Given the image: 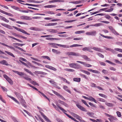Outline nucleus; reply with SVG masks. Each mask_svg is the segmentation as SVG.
Here are the masks:
<instances>
[{
  "label": "nucleus",
  "instance_id": "13",
  "mask_svg": "<svg viewBox=\"0 0 122 122\" xmlns=\"http://www.w3.org/2000/svg\"><path fill=\"white\" fill-rule=\"evenodd\" d=\"M15 94L17 97L19 99H22L23 97L21 96L20 93L17 92H15Z\"/></svg>",
  "mask_w": 122,
  "mask_h": 122
},
{
  "label": "nucleus",
  "instance_id": "28",
  "mask_svg": "<svg viewBox=\"0 0 122 122\" xmlns=\"http://www.w3.org/2000/svg\"><path fill=\"white\" fill-rule=\"evenodd\" d=\"M52 50L53 52L56 53V54H60L61 53L60 51L55 49H52Z\"/></svg>",
  "mask_w": 122,
  "mask_h": 122
},
{
  "label": "nucleus",
  "instance_id": "35",
  "mask_svg": "<svg viewBox=\"0 0 122 122\" xmlns=\"http://www.w3.org/2000/svg\"><path fill=\"white\" fill-rule=\"evenodd\" d=\"M82 46L80 45L77 44H73V45H71L70 46V47H76V46Z\"/></svg>",
  "mask_w": 122,
  "mask_h": 122
},
{
  "label": "nucleus",
  "instance_id": "61",
  "mask_svg": "<svg viewBox=\"0 0 122 122\" xmlns=\"http://www.w3.org/2000/svg\"><path fill=\"white\" fill-rule=\"evenodd\" d=\"M105 17L107 19H109L111 17L110 15H106L105 16Z\"/></svg>",
  "mask_w": 122,
  "mask_h": 122
},
{
  "label": "nucleus",
  "instance_id": "44",
  "mask_svg": "<svg viewBox=\"0 0 122 122\" xmlns=\"http://www.w3.org/2000/svg\"><path fill=\"white\" fill-rule=\"evenodd\" d=\"M88 71H90L92 72H93L95 73H97V71L96 70H94L92 69H88L87 70Z\"/></svg>",
  "mask_w": 122,
  "mask_h": 122
},
{
  "label": "nucleus",
  "instance_id": "12",
  "mask_svg": "<svg viewBox=\"0 0 122 122\" xmlns=\"http://www.w3.org/2000/svg\"><path fill=\"white\" fill-rule=\"evenodd\" d=\"M45 67L47 68L51 69L54 71H56L57 70L56 69L51 66H49L48 65H46Z\"/></svg>",
  "mask_w": 122,
  "mask_h": 122
},
{
  "label": "nucleus",
  "instance_id": "34",
  "mask_svg": "<svg viewBox=\"0 0 122 122\" xmlns=\"http://www.w3.org/2000/svg\"><path fill=\"white\" fill-rule=\"evenodd\" d=\"M15 47L16 48H17V49H19L20 51H21L22 52H25V51L23 49H22L20 48V47H19V46H15Z\"/></svg>",
  "mask_w": 122,
  "mask_h": 122
},
{
  "label": "nucleus",
  "instance_id": "50",
  "mask_svg": "<svg viewBox=\"0 0 122 122\" xmlns=\"http://www.w3.org/2000/svg\"><path fill=\"white\" fill-rule=\"evenodd\" d=\"M115 50L117 51L122 52V49L119 48H115L114 49Z\"/></svg>",
  "mask_w": 122,
  "mask_h": 122
},
{
  "label": "nucleus",
  "instance_id": "57",
  "mask_svg": "<svg viewBox=\"0 0 122 122\" xmlns=\"http://www.w3.org/2000/svg\"><path fill=\"white\" fill-rule=\"evenodd\" d=\"M83 39L82 38H76L73 39V40H81Z\"/></svg>",
  "mask_w": 122,
  "mask_h": 122
},
{
  "label": "nucleus",
  "instance_id": "23",
  "mask_svg": "<svg viewBox=\"0 0 122 122\" xmlns=\"http://www.w3.org/2000/svg\"><path fill=\"white\" fill-rule=\"evenodd\" d=\"M63 89L66 91L69 92L70 93H71V92L68 89V88L67 86H64L63 87Z\"/></svg>",
  "mask_w": 122,
  "mask_h": 122
},
{
  "label": "nucleus",
  "instance_id": "14",
  "mask_svg": "<svg viewBox=\"0 0 122 122\" xmlns=\"http://www.w3.org/2000/svg\"><path fill=\"white\" fill-rule=\"evenodd\" d=\"M0 20H3L7 23H8L9 22V20L7 19L4 17L0 15Z\"/></svg>",
  "mask_w": 122,
  "mask_h": 122
},
{
  "label": "nucleus",
  "instance_id": "21",
  "mask_svg": "<svg viewBox=\"0 0 122 122\" xmlns=\"http://www.w3.org/2000/svg\"><path fill=\"white\" fill-rule=\"evenodd\" d=\"M48 44L51 46V47L54 48H57V47L56 46V44L54 43H49Z\"/></svg>",
  "mask_w": 122,
  "mask_h": 122
},
{
  "label": "nucleus",
  "instance_id": "38",
  "mask_svg": "<svg viewBox=\"0 0 122 122\" xmlns=\"http://www.w3.org/2000/svg\"><path fill=\"white\" fill-rule=\"evenodd\" d=\"M22 77L25 79L26 80L28 81H31V79L30 78L27 77L26 76H22Z\"/></svg>",
  "mask_w": 122,
  "mask_h": 122
},
{
  "label": "nucleus",
  "instance_id": "24",
  "mask_svg": "<svg viewBox=\"0 0 122 122\" xmlns=\"http://www.w3.org/2000/svg\"><path fill=\"white\" fill-rule=\"evenodd\" d=\"M5 52L8 55L12 56L13 57L15 58V56L14 55L11 53L9 51H5Z\"/></svg>",
  "mask_w": 122,
  "mask_h": 122
},
{
  "label": "nucleus",
  "instance_id": "8",
  "mask_svg": "<svg viewBox=\"0 0 122 122\" xmlns=\"http://www.w3.org/2000/svg\"><path fill=\"white\" fill-rule=\"evenodd\" d=\"M92 48L89 47H86L83 48L82 50L84 51H87L90 52H93V51H92L91 50Z\"/></svg>",
  "mask_w": 122,
  "mask_h": 122
},
{
  "label": "nucleus",
  "instance_id": "63",
  "mask_svg": "<svg viewBox=\"0 0 122 122\" xmlns=\"http://www.w3.org/2000/svg\"><path fill=\"white\" fill-rule=\"evenodd\" d=\"M61 47L66 48H69V47L68 46L65 45H62Z\"/></svg>",
  "mask_w": 122,
  "mask_h": 122
},
{
  "label": "nucleus",
  "instance_id": "25",
  "mask_svg": "<svg viewBox=\"0 0 122 122\" xmlns=\"http://www.w3.org/2000/svg\"><path fill=\"white\" fill-rule=\"evenodd\" d=\"M74 117L76 118L77 119L79 120L81 119L82 118L75 114L74 113L73 115Z\"/></svg>",
  "mask_w": 122,
  "mask_h": 122
},
{
  "label": "nucleus",
  "instance_id": "64",
  "mask_svg": "<svg viewBox=\"0 0 122 122\" xmlns=\"http://www.w3.org/2000/svg\"><path fill=\"white\" fill-rule=\"evenodd\" d=\"M6 46V47H7L9 48L12 49L13 50H15V48H14L12 46H8V45H6V46Z\"/></svg>",
  "mask_w": 122,
  "mask_h": 122
},
{
  "label": "nucleus",
  "instance_id": "17",
  "mask_svg": "<svg viewBox=\"0 0 122 122\" xmlns=\"http://www.w3.org/2000/svg\"><path fill=\"white\" fill-rule=\"evenodd\" d=\"M0 63L6 66L9 65V64L7 63V61L4 60L0 61Z\"/></svg>",
  "mask_w": 122,
  "mask_h": 122
},
{
  "label": "nucleus",
  "instance_id": "2",
  "mask_svg": "<svg viewBox=\"0 0 122 122\" xmlns=\"http://www.w3.org/2000/svg\"><path fill=\"white\" fill-rule=\"evenodd\" d=\"M3 76L10 84L11 85L13 84V81L10 78H9V77L8 76L6 75L5 74H4V75Z\"/></svg>",
  "mask_w": 122,
  "mask_h": 122
},
{
  "label": "nucleus",
  "instance_id": "41",
  "mask_svg": "<svg viewBox=\"0 0 122 122\" xmlns=\"http://www.w3.org/2000/svg\"><path fill=\"white\" fill-rule=\"evenodd\" d=\"M111 31L115 35H119V34L114 29L112 30Z\"/></svg>",
  "mask_w": 122,
  "mask_h": 122
},
{
  "label": "nucleus",
  "instance_id": "36",
  "mask_svg": "<svg viewBox=\"0 0 122 122\" xmlns=\"http://www.w3.org/2000/svg\"><path fill=\"white\" fill-rule=\"evenodd\" d=\"M56 7V6L55 5H48L46 6H45V7L46 8H52V7Z\"/></svg>",
  "mask_w": 122,
  "mask_h": 122
},
{
  "label": "nucleus",
  "instance_id": "5",
  "mask_svg": "<svg viewBox=\"0 0 122 122\" xmlns=\"http://www.w3.org/2000/svg\"><path fill=\"white\" fill-rule=\"evenodd\" d=\"M86 34L89 36H95L96 34V32L94 30L90 32H87Z\"/></svg>",
  "mask_w": 122,
  "mask_h": 122
},
{
  "label": "nucleus",
  "instance_id": "53",
  "mask_svg": "<svg viewBox=\"0 0 122 122\" xmlns=\"http://www.w3.org/2000/svg\"><path fill=\"white\" fill-rule=\"evenodd\" d=\"M46 13L51 14H55L54 12L52 11H48L46 12Z\"/></svg>",
  "mask_w": 122,
  "mask_h": 122
},
{
  "label": "nucleus",
  "instance_id": "9",
  "mask_svg": "<svg viewBox=\"0 0 122 122\" xmlns=\"http://www.w3.org/2000/svg\"><path fill=\"white\" fill-rule=\"evenodd\" d=\"M20 18L21 19H22L27 20H31V18L27 16H20Z\"/></svg>",
  "mask_w": 122,
  "mask_h": 122
},
{
  "label": "nucleus",
  "instance_id": "11",
  "mask_svg": "<svg viewBox=\"0 0 122 122\" xmlns=\"http://www.w3.org/2000/svg\"><path fill=\"white\" fill-rule=\"evenodd\" d=\"M1 24L4 27L9 29H12V27L11 26L7 24H5L4 23H2Z\"/></svg>",
  "mask_w": 122,
  "mask_h": 122
},
{
  "label": "nucleus",
  "instance_id": "48",
  "mask_svg": "<svg viewBox=\"0 0 122 122\" xmlns=\"http://www.w3.org/2000/svg\"><path fill=\"white\" fill-rule=\"evenodd\" d=\"M16 23H17L21 24H25V25H27V24L26 23H25L24 22L20 21H16Z\"/></svg>",
  "mask_w": 122,
  "mask_h": 122
},
{
  "label": "nucleus",
  "instance_id": "4",
  "mask_svg": "<svg viewBox=\"0 0 122 122\" xmlns=\"http://www.w3.org/2000/svg\"><path fill=\"white\" fill-rule=\"evenodd\" d=\"M77 107L81 110L85 112H87V110L83 107L79 105L78 103L76 104Z\"/></svg>",
  "mask_w": 122,
  "mask_h": 122
},
{
  "label": "nucleus",
  "instance_id": "49",
  "mask_svg": "<svg viewBox=\"0 0 122 122\" xmlns=\"http://www.w3.org/2000/svg\"><path fill=\"white\" fill-rule=\"evenodd\" d=\"M105 104L108 106L109 107H112L113 106V105L112 103H105Z\"/></svg>",
  "mask_w": 122,
  "mask_h": 122
},
{
  "label": "nucleus",
  "instance_id": "20",
  "mask_svg": "<svg viewBox=\"0 0 122 122\" xmlns=\"http://www.w3.org/2000/svg\"><path fill=\"white\" fill-rule=\"evenodd\" d=\"M56 105L57 107L59 108L60 110L62 111L63 112H66V111L62 107L60 106L58 104H57Z\"/></svg>",
  "mask_w": 122,
  "mask_h": 122
},
{
  "label": "nucleus",
  "instance_id": "18",
  "mask_svg": "<svg viewBox=\"0 0 122 122\" xmlns=\"http://www.w3.org/2000/svg\"><path fill=\"white\" fill-rule=\"evenodd\" d=\"M8 37L9 38H11L13 39L14 40H16L17 41H18L20 42H21V43L22 42V41H21L19 39H17V38H16L13 37L12 36H8Z\"/></svg>",
  "mask_w": 122,
  "mask_h": 122
},
{
  "label": "nucleus",
  "instance_id": "16",
  "mask_svg": "<svg viewBox=\"0 0 122 122\" xmlns=\"http://www.w3.org/2000/svg\"><path fill=\"white\" fill-rule=\"evenodd\" d=\"M81 56L86 60L88 61H91V60L89 58H88L87 56L85 55H81Z\"/></svg>",
  "mask_w": 122,
  "mask_h": 122
},
{
  "label": "nucleus",
  "instance_id": "15",
  "mask_svg": "<svg viewBox=\"0 0 122 122\" xmlns=\"http://www.w3.org/2000/svg\"><path fill=\"white\" fill-rule=\"evenodd\" d=\"M47 31L48 32L53 33H57L58 32L57 30L53 29H47Z\"/></svg>",
  "mask_w": 122,
  "mask_h": 122
},
{
  "label": "nucleus",
  "instance_id": "40",
  "mask_svg": "<svg viewBox=\"0 0 122 122\" xmlns=\"http://www.w3.org/2000/svg\"><path fill=\"white\" fill-rule=\"evenodd\" d=\"M19 61L20 62L22 61H23L25 62H26L27 61V60L25 58H24L22 57H20L19 58Z\"/></svg>",
  "mask_w": 122,
  "mask_h": 122
},
{
  "label": "nucleus",
  "instance_id": "7",
  "mask_svg": "<svg viewBox=\"0 0 122 122\" xmlns=\"http://www.w3.org/2000/svg\"><path fill=\"white\" fill-rule=\"evenodd\" d=\"M52 91L57 96L59 97H60L62 98L63 100H65V99L64 97L61 95L59 93L55 91H54L52 90Z\"/></svg>",
  "mask_w": 122,
  "mask_h": 122
},
{
  "label": "nucleus",
  "instance_id": "54",
  "mask_svg": "<svg viewBox=\"0 0 122 122\" xmlns=\"http://www.w3.org/2000/svg\"><path fill=\"white\" fill-rule=\"evenodd\" d=\"M110 118L112 119V120H117V118L116 117H114L113 116H112V115Z\"/></svg>",
  "mask_w": 122,
  "mask_h": 122
},
{
  "label": "nucleus",
  "instance_id": "26",
  "mask_svg": "<svg viewBox=\"0 0 122 122\" xmlns=\"http://www.w3.org/2000/svg\"><path fill=\"white\" fill-rule=\"evenodd\" d=\"M73 80L74 81L79 82L81 81V79L79 78H74L73 79Z\"/></svg>",
  "mask_w": 122,
  "mask_h": 122
},
{
  "label": "nucleus",
  "instance_id": "60",
  "mask_svg": "<svg viewBox=\"0 0 122 122\" xmlns=\"http://www.w3.org/2000/svg\"><path fill=\"white\" fill-rule=\"evenodd\" d=\"M52 35H46L45 36H41V37H52Z\"/></svg>",
  "mask_w": 122,
  "mask_h": 122
},
{
  "label": "nucleus",
  "instance_id": "30",
  "mask_svg": "<svg viewBox=\"0 0 122 122\" xmlns=\"http://www.w3.org/2000/svg\"><path fill=\"white\" fill-rule=\"evenodd\" d=\"M46 39L47 40H59V39L57 38H46Z\"/></svg>",
  "mask_w": 122,
  "mask_h": 122
},
{
  "label": "nucleus",
  "instance_id": "6",
  "mask_svg": "<svg viewBox=\"0 0 122 122\" xmlns=\"http://www.w3.org/2000/svg\"><path fill=\"white\" fill-rule=\"evenodd\" d=\"M69 66L71 67L75 68H78L79 67V65L74 63H72L69 64Z\"/></svg>",
  "mask_w": 122,
  "mask_h": 122
},
{
  "label": "nucleus",
  "instance_id": "47",
  "mask_svg": "<svg viewBox=\"0 0 122 122\" xmlns=\"http://www.w3.org/2000/svg\"><path fill=\"white\" fill-rule=\"evenodd\" d=\"M106 61L108 63L110 64L113 65H116V64L115 63H114L109 60H106Z\"/></svg>",
  "mask_w": 122,
  "mask_h": 122
},
{
  "label": "nucleus",
  "instance_id": "10",
  "mask_svg": "<svg viewBox=\"0 0 122 122\" xmlns=\"http://www.w3.org/2000/svg\"><path fill=\"white\" fill-rule=\"evenodd\" d=\"M0 12L1 13L5 14L6 15H7L8 16H10L12 17H13V15L12 14L10 13L6 12L3 10H0Z\"/></svg>",
  "mask_w": 122,
  "mask_h": 122
},
{
  "label": "nucleus",
  "instance_id": "32",
  "mask_svg": "<svg viewBox=\"0 0 122 122\" xmlns=\"http://www.w3.org/2000/svg\"><path fill=\"white\" fill-rule=\"evenodd\" d=\"M89 100H90V101H92L94 102H95L96 103V100L93 98L91 97H89Z\"/></svg>",
  "mask_w": 122,
  "mask_h": 122
},
{
  "label": "nucleus",
  "instance_id": "37",
  "mask_svg": "<svg viewBox=\"0 0 122 122\" xmlns=\"http://www.w3.org/2000/svg\"><path fill=\"white\" fill-rule=\"evenodd\" d=\"M42 57L44 59H46L47 60L50 61L51 59L49 57L47 56H43Z\"/></svg>",
  "mask_w": 122,
  "mask_h": 122
},
{
  "label": "nucleus",
  "instance_id": "42",
  "mask_svg": "<svg viewBox=\"0 0 122 122\" xmlns=\"http://www.w3.org/2000/svg\"><path fill=\"white\" fill-rule=\"evenodd\" d=\"M84 64H83V65L85 67H91L92 66L91 65L89 64L86 63L85 62H84Z\"/></svg>",
  "mask_w": 122,
  "mask_h": 122
},
{
  "label": "nucleus",
  "instance_id": "62",
  "mask_svg": "<svg viewBox=\"0 0 122 122\" xmlns=\"http://www.w3.org/2000/svg\"><path fill=\"white\" fill-rule=\"evenodd\" d=\"M90 86L92 87H96V85L95 84L92 83H90Z\"/></svg>",
  "mask_w": 122,
  "mask_h": 122
},
{
  "label": "nucleus",
  "instance_id": "22",
  "mask_svg": "<svg viewBox=\"0 0 122 122\" xmlns=\"http://www.w3.org/2000/svg\"><path fill=\"white\" fill-rule=\"evenodd\" d=\"M42 116L43 118L47 122H51V121L45 115L43 114L42 115Z\"/></svg>",
  "mask_w": 122,
  "mask_h": 122
},
{
  "label": "nucleus",
  "instance_id": "3",
  "mask_svg": "<svg viewBox=\"0 0 122 122\" xmlns=\"http://www.w3.org/2000/svg\"><path fill=\"white\" fill-rule=\"evenodd\" d=\"M66 54L68 56L71 55L76 56H79V53L74 52H69L66 53Z\"/></svg>",
  "mask_w": 122,
  "mask_h": 122
},
{
  "label": "nucleus",
  "instance_id": "51",
  "mask_svg": "<svg viewBox=\"0 0 122 122\" xmlns=\"http://www.w3.org/2000/svg\"><path fill=\"white\" fill-rule=\"evenodd\" d=\"M30 29L31 30H38V29L34 27H30Z\"/></svg>",
  "mask_w": 122,
  "mask_h": 122
},
{
  "label": "nucleus",
  "instance_id": "1",
  "mask_svg": "<svg viewBox=\"0 0 122 122\" xmlns=\"http://www.w3.org/2000/svg\"><path fill=\"white\" fill-rule=\"evenodd\" d=\"M12 27L14 28L16 30H17L18 31H20L21 32H22V33H23L26 34L28 35H30L29 33H27L24 30L20 29L14 26H13Z\"/></svg>",
  "mask_w": 122,
  "mask_h": 122
},
{
  "label": "nucleus",
  "instance_id": "59",
  "mask_svg": "<svg viewBox=\"0 0 122 122\" xmlns=\"http://www.w3.org/2000/svg\"><path fill=\"white\" fill-rule=\"evenodd\" d=\"M100 96L105 98H107V96L103 94H100Z\"/></svg>",
  "mask_w": 122,
  "mask_h": 122
},
{
  "label": "nucleus",
  "instance_id": "19",
  "mask_svg": "<svg viewBox=\"0 0 122 122\" xmlns=\"http://www.w3.org/2000/svg\"><path fill=\"white\" fill-rule=\"evenodd\" d=\"M8 97L11 98L12 100H14L15 102L19 104H20V103L14 97L8 96Z\"/></svg>",
  "mask_w": 122,
  "mask_h": 122
},
{
  "label": "nucleus",
  "instance_id": "43",
  "mask_svg": "<svg viewBox=\"0 0 122 122\" xmlns=\"http://www.w3.org/2000/svg\"><path fill=\"white\" fill-rule=\"evenodd\" d=\"M11 7L13 9H15L16 10H19V8L17 7H16L15 6H11Z\"/></svg>",
  "mask_w": 122,
  "mask_h": 122
},
{
  "label": "nucleus",
  "instance_id": "52",
  "mask_svg": "<svg viewBox=\"0 0 122 122\" xmlns=\"http://www.w3.org/2000/svg\"><path fill=\"white\" fill-rule=\"evenodd\" d=\"M117 115L118 117H120L121 116V112L119 111H117L116 112Z\"/></svg>",
  "mask_w": 122,
  "mask_h": 122
},
{
  "label": "nucleus",
  "instance_id": "31",
  "mask_svg": "<svg viewBox=\"0 0 122 122\" xmlns=\"http://www.w3.org/2000/svg\"><path fill=\"white\" fill-rule=\"evenodd\" d=\"M85 32V31L84 30H80L78 31L75 32V34H80L82 33H84Z\"/></svg>",
  "mask_w": 122,
  "mask_h": 122
},
{
  "label": "nucleus",
  "instance_id": "58",
  "mask_svg": "<svg viewBox=\"0 0 122 122\" xmlns=\"http://www.w3.org/2000/svg\"><path fill=\"white\" fill-rule=\"evenodd\" d=\"M24 69L26 72L28 73H29L30 74H32V72H31V71H30L28 69H27L25 68H24Z\"/></svg>",
  "mask_w": 122,
  "mask_h": 122
},
{
  "label": "nucleus",
  "instance_id": "27",
  "mask_svg": "<svg viewBox=\"0 0 122 122\" xmlns=\"http://www.w3.org/2000/svg\"><path fill=\"white\" fill-rule=\"evenodd\" d=\"M101 36H102L103 37L106 38L107 39H112L113 38L111 36H104L103 34H100Z\"/></svg>",
  "mask_w": 122,
  "mask_h": 122
},
{
  "label": "nucleus",
  "instance_id": "56",
  "mask_svg": "<svg viewBox=\"0 0 122 122\" xmlns=\"http://www.w3.org/2000/svg\"><path fill=\"white\" fill-rule=\"evenodd\" d=\"M113 9L112 8H111L109 9L108 10H106V12H111L113 11Z\"/></svg>",
  "mask_w": 122,
  "mask_h": 122
},
{
  "label": "nucleus",
  "instance_id": "33",
  "mask_svg": "<svg viewBox=\"0 0 122 122\" xmlns=\"http://www.w3.org/2000/svg\"><path fill=\"white\" fill-rule=\"evenodd\" d=\"M81 71L85 73L87 75H90V72H89V71H86L85 70H81Z\"/></svg>",
  "mask_w": 122,
  "mask_h": 122
},
{
  "label": "nucleus",
  "instance_id": "29",
  "mask_svg": "<svg viewBox=\"0 0 122 122\" xmlns=\"http://www.w3.org/2000/svg\"><path fill=\"white\" fill-rule=\"evenodd\" d=\"M86 114L89 116L91 117H93L94 114V113L92 112H88L86 113Z\"/></svg>",
  "mask_w": 122,
  "mask_h": 122
},
{
  "label": "nucleus",
  "instance_id": "39",
  "mask_svg": "<svg viewBox=\"0 0 122 122\" xmlns=\"http://www.w3.org/2000/svg\"><path fill=\"white\" fill-rule=\"evenodd\" d=\"M64 70H65L66 71H70V72H73L75 71L73 69H68V68L65 69H64Z\"/></svg>",
  "mask_w": 122,
  "mask_h": 122
},
{
  "label": "nucleus",
  "instance_id": "55",
  "mask_svg": "<svg viewBox=\"0 0 122 122\" xmlns=\"http://www.w3.org/2000/svg\"><path fill=\"white\" fill-rule=\"evenodd\" d=\"M52 104L53 106L55 108L56 110H57L58 111H59V109H58V108L53 103H52Z\"/></svg>",
  "mask_w": 122,
  "mask_h": 122
},
{
  "label": "nucleus",
  "instance_id": "45",
  "mask_svg": "<svg viewBox=\"0 0 122 122\" xmlns=\"http://www.w3.org/2000/svg\"><path fill=\"white\" fill-rule=\"evenodd\" d=\"M14 44L17 45L18 46H24L25 45V44H20L19 43H16Z\"/></svg>",
  "mask_w": 122,
  "mask_h": 122
},
{
  "label": "nucleus",
  "instance_id": "46",
  "mask_svg": "<svg viewBox=\"0 0 122 122\" xmlns=\"http://www.w3.org/2000/svg\"><path fill=\"white\" fill-rule=\"evenodd\" d=\"M81 101L82 102L87 106L88 107H90L88 105L87 103L85 101L83 100H82Z\"/></svg>",
  "mask_w": 122,
  "mask_h": 122
}]
</instances>
